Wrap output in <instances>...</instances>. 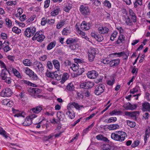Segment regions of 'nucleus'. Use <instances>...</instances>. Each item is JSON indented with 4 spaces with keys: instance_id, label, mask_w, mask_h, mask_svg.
Returning a JSON list of instances; mask_svg holds the SVG:
<instances>
[{
    "instance_id": "f257e3e1",
    "label": "nucleus",
    "mask_w": 150,
    "mask_h": 150,
    "mask_svg": "<svg viewBox=\"0 0 150 150\" xmlns=\"http://www.w3.org/2000/svg\"><path fill=\"white\" fill-rule=\"evenodd\" d=\"M126 133L124 132L118 131L112 133L111 135V138L116 141L122 142L123 141L126 136Z\"/></svg>"
},
{
    "instance_id": "f03ea898",
    "label": "nucleus",
    "mask_w": 150,
    "mask_h": 150,
    "mask_svg": "<svg viewBox=\"0 0 150 150\" xmlns=\"http://www.w3.org/2000/svg\"><path fill=\"white\" fill-rule=\"evenodd\" d=\"M28 94L31 95L35 98H40L42 95H39L41 92V90L38 88H30L28 90Z\"/></svg>"
},
{
    "instance_id": "7ed1b4c3",
    "label": "nucleus",
    "mask_w": 150,
    "mask_h": 150,
    "mask_svg": "<svg viewBox=\"0 0 150 150\" xmlns=\"http://www.w3.org/2000/svg\"><path fill=\"white\" fill-rule=\"evenodd\" d=\"M36 29L35 27H30L26 28L24 32L25 36L27 37H30L34 35L36 32Z\"/></svg>"
},
{
    "instance_id": "20e7f679",
    "label": "nucleus",
    "mask_w": 150,
    "mask_h": 150,
    "mask_svg": "<svg viewBox=\"0 0 150 150\" xmlns=\"http://www.w3.org/2000/svg\"><path fill=\"white\" fill-rule=\"evenodd\" d=\"M45 38V36L43 34L42 31L37 32L32 38L33 40H37L39 42H42Z\"/></svg>"
},
{
    "instance_id": "39448f33",
    "label": "nucleus",
    "mask_w": 150,
    "mask_h": 150,
    "mask_svg": "<svg viewBox=\"0 0 150 150\" xmlns=\"http://www.w3.org/2000/svg\"><path fill=\"white\" fill-rule=\"evenodd\" d=\"M33 65L35 66V69L37 72H41L44 70V67L41 62L35 61L33 62Z\"/></svg>"
},
{
    "instance_id": "423d86ee",
    "label": "nucleus",
    "mask_w": 150,
    "mask_h": 150,
    "mask_svg": "<svg viewBox=\"0 0 150 150\" xmlns=\"http://www.w3.org/2000/svg\"><path fill=\"white\" fill-rule=\"evenodd\" d=\"M79 10L82 14L84 16L89 15L90 13L88 7L85 5H81L80 7Z\"/></svg>"
},
{
    "instance_id": "0eeeda50",
    "label": "nucleus",
    "mask_w": 150,
    "mask_h": 150,
    "mask_svg": "<svg viewBox=\"0 0 150 150\" xmlns=\"http://www.w3.org/2000/svg\"><path fill=\"white\" fill-rule=\"evenodd\" d=\"M105 86L104 85L100 84L96 86V89L95 91V94L96 95H99L103 93L105 89Z\"/></svg>"
},
{
    "instance_id": "6e6552de",
    "label": "nucleus",
    "mask_w": 150,
    "mask_h": 150,
    "mask_svg": "<svg viewBox=\"0 0 150 150\" xmlns=\"http://www.w3.org/2000/svg\"><path fill=\"white\" fill-rule=\"evenodd\" d=\"M12 94L11 90L10 88H7L3 89L1 92V95L2 97H10Z\"/></svg>"
},
{
    "instance_id": "1a4fd4ad",
    "label": "nucleus",
    "mask_w": 150,
    "mask_h": 150,
    "mask_svg": "<svg viewBox=\"0 0 150 150\" xmlns=\"http://www.w3.org/2000/svg\"><path fill=\"white\" fill-rule=\"evenodd\" d=\"M94 85L93 82L88 81L81 83L80 86L81 88L88 89L93 87Z\"/></svg>"
},
{
    "instance_id": "9d476101",
    "label": "nucleus",
    "mask_w": 150,
    "mask_h": 150,
    "mask_svg": "<svg viewBox=\"0 0 150 150\" xmlns=\"http://www.w3.org/2000/svg\"><path fill=\"white\" fill-rule=\"evenodd\" d=\"M109 29L105 26H100L98 29V32L100 34H105L108 33Z\"/></svg>"
},
{
    "instance_id": "9b49d317",
    "label": "nucleus",
    "mask_w": 150,
    "mask_h": 150,
    "mask_svg": "<svg viewBox=\"0 0 150 150\" xmlns=\"http://www.w3.org/2000/svg\"><path fill=\"white\" fill-rule=\"evenodd\" d=\"M142 110L143 111L150 112V104L148 102H144L142 103Z\"/></svg>"
},
{
    "instance_id": "f8f14e48",
    "label": "nucleus",
    "mask_w": 150,
    "mask_h": 150,
    "mask_svg": "<svg viewBox=\"0 0 150 150\" xmlns=\"http://www.w3.org/2000/svg\"><path fill=\"white\" fill-rule=\"evenodd\" d=\"M123 107L126 110H133L136 109L137 105L136 104L132 105L130 103H128L124 104Z\"/></svg>"
},
{
    "instance_id": "ddd939ff",
    "label": "nucleus",
    "mask_w": 150,
    "mask_h": 150,
    "mask_svg": "<svg viewBox=\"0 0 150 150\" xmlns=\"http://www.w3.org/2000/svg\"><path fill=\"white\" fill-rule=\"evenodd\" d=\"M88 77L91 79L96 78L98 75L97 72L95 70L89 71L87 74Z\"/></svg>"
},
{
    "instance_id": "4468645a",
    "label": "nucleus",
    "mask_w": 150,
    "mask_h": 150,
    "mask_svg": "<svg viewBox=\"0 0 150 150\" xmlns=\"http://www.w3.org/2000/svg\"><path fill=\"white\" fill-rule=\"evenodd\" d=\"M2 104L8 107H11L13 105V103L12 101L8 99H4L2 101Z\"/></svg>"
},
{
    "instance_id": "2eb2a0df",
    "label": "nucleus",
    "mask_w": 150,
    "mask_h": 150,
    "mask_svg": "<svg viewBox=\"0 0 150 150\" xmlns=\"http://www.w3.org/2000/svg\"><path fill=\"white\" fill-rule=\"evenodd\" d=\"M120 59H117L110 60V66L111 67H114L117 66L120 63Z\"/></svg>"
},
{
    "instance_id": "dca6fc26",
    "label": "nucleus",
    "mask_w": 150,
    "mask_h": 150,
    "mask_svg": "<svg viewBox=\"0 0 150 150\" xmlns=\"http://www.w3.org/2000/svg\"><path fill=\"white\" fill-rule=\"evenodd\" d=\"M66 114L71 119H74L75 117V113L72 109H69L66 111Z\"/></svg>"
},
{
    "instance_id": "f3484780",
    "label": "nucleus",
    "mask_w": 150,
    "mask_h": 150,
    "mask_svg": "<svg viewBox=\"0 0 150 150\" xmlns=\"http://www.w3.org/2000/svg\"><path fill=\"white\" fill-rule=\"evenodd\" d=\"M124 113L126 116H129L131 117H135L137 114H139L138 112L136 111L133 112L126 111Z\"/></svg>"
},
{
    "instance_id": "a211bd4d",
    "label": "nucleus",
    "mask_w": 150,
    "mask_h": 150,
    "mask_svg": "<svg viewBox=\"0 0 150 150\" xmlns=\"http://www.w3.org/2000/svg\"><path fill=\"white\" fill-rule=\"evenodd\" d=\"M96 138L98 140H101L102 141L108 143L109 140L106 137H105L103 135L100 134L96 136Z\"/></svg>"
},
{
    "instance_id": "6ab92c4d",
    "label": "nucleus",
    "mask_w": 150,
    "mask_h": 150,
    "mask_svg": "<svg viewBox=\"0 0 150 150\" xmlns=\"http://www.w3.org/2000/svg\"><path fill=\"white\" fill-rule=\"evenodd\" d=\"M42 109L41 107L40 106H37L35 108H32L31 110V112L35 113L38 114Z\"/></svg>"
},
{
    "instance_id": "aec40b11",
    "label": "nucleus",
    "mask_w": 150,
    "mask_h": 150,
    "mask_svg": "<svg viewBox=\"0 0 150 150\" xmlns=\"http://www.w3.org/2000/svg\"><path fill=\"white\" fill-rule=\"evenodd\" d=\"M7 43L8 44V42H4L2 46L4 51L5 52H7L11 50L10 47L6 44Z\"/></svg>"
},
{
    "instance_id": "412c9836",
    "label": "nucleus",
    "mask_w": 150,
    "mask_h": 150,
    "mask_svg": "<svg viewBox=\"0 0 150 150\" xmlns=\"http://www.w3.org/2000/svg\"><path fill=\"white\" fill-rule=\"evenodd\" d=\"M8 73L9 74H10L9 72V70L7 69L6 68H5L4 69L2 70L1 73V76L2 79L3 77H6L7 76V75L8 74Z\"/></svg>"
},
{
    "instance_id": "4be33fe9",
    "label": "nucleus",
    "mask_w": 150,
    "mask_h": 150,
    "mask_svg": "<svg viewBox=\"0 0 150 150\" xmlns=\"http://www.w3.org/2000/svg\"><path fill=\"white\" fill-rule=\"evenodd\" d=\"M32 123V120L29 118L28 117L26 118L24 122L23 123L24 126H29Z\"/></svg>"
},
{
    "instance_id": "5701e85b",
    "label": "nucleus",
    "mask_w": 150,
    "mask_h": 150,
    "mask_svg": "<svg viewBox=\"0 0 150 150\" xmlns=\"http://www.w3.org/2000/svg\"><path fill=\"white\" fill-rule=\"evenodd\" d=\"M53 74L55 76L56 80H59L61 79L62 74H60L59 70L55 71L53 72Z\"/></svg>"
},
{
    "instance_id": "b1692460",
    "label": "nucleus",
    "mask_w": 150,
    "mask_h": 150,
    "mask_svg": "<svg viewBox=\"0 0 150 150\" xmlns=\"http://www.w3.org/2000/svg\"><path fill=\"white\" fill-rule=\"evenodd\" d=\"M120 128V126L118 124H111L108 127V128L110 130H113Z\"/></svg>"
},
{
    "instance_id": "393cba45",
    "label": "nucleus",
    "mask_w": 150,
    "mask_h": 150,
    "mask_svg": "<svg viewBox=\"0 0 150 150\" xmlns=\"http://www.w3.org/2000/svg\"><path fill=\"white\" fill-rule=\"evenodd\" d=\"M52 62L54 67L58 70H59L60 65L59 62L58 60L56 59H54L52 61Z\"/></svg>"
},
{
    "instance_id": "a878e982",
    "label": "nucleus",
    "mask_w": 150,
    "mask_h": 150,
    "mask_svg": "<svg viewBox=\"0 0 150 150\" xmlns=\"http://www.w3.org/2000/svg\"><path fill=\"white\" fill-rule=\"evenodd\" d=\"M125 40V36L123 35H120L117 41V43L118 44L121 43H124Z\"/></svg>"
},
{
    "instance_id": "bb28decb",
    "label": "nucleus",
    "mask_w": 150,
    "mask_h": 150,
    "mask_svg": "<svg viewBox=\"0 0 150 150\" xmlns=\"http://www.w3.org/2000/svg\"><path fill=\"white\" fill-rule=\"evenodd\" d=\"M11 69L12 71L15 76L18 78L20 79H21L22 78V76L20 74V73L17 70L13 68H12Z\"/></svg>"
},
{
    "instance_id": "cd10ccee",
    "label": "nucleus",
    "mask_w": 150,
    "mask_h": 150,
    "mask_svg": "<svg viewBox=\"0 0 150 150\" xmlns=\"http://www.w3.org/2000/svg\"><path fill=\"white\" fill-rule=\"evenodd\" d=\"M88 52L95 56L96 54L98 53V50L97 48L91 47Z\"/></svg>"
},
{
    "instance_id": "c85d7f7f",
    "label": "nucleus",
    "mask_w": 150,
    "mask_h": 150,
    "mask_svg": "<svg viewBox=\"0 0 150 150\" xmlns=\"http://www.w3.org/2000/svg\"><path fill=\"white\" fill-rule=\"evenodd\" d=\"M70 68H71L72 70L74 71H76L78 70L79 68V65L78 63L76 64L72 63L71 65H70Z\"/></svg>"
},
{
    "instance_id": "c756f323",
    "label": "nucleus",
    "mask_w": 150,
    "mask_h": 150,
    "mask_svg": "<svg viewBox=\"0 0 150 150\" xmlns=\"http://www.w3.org/2000/svg\"><path fill=\"white\" fill-rule=\"evenodd\" d=\"M69 77V76L68 73H64L62 76H61L62 80L61 82L62 83H64V82Z\"/></svg>"
},
{
    "instance_id": "7c9ffc66",
    "label": "nucleus",
    "mask_w": 150,
    "mask_h": 150,
    "mask_svg": "<svg viewBox=\"0 0 150 150\" xmlns=\"http://www.w3.org/2000/svg\"><path fill=\"white\" fill-rule=\"evenodd\" d=\"M122 113V111L115 109L113 111L110 112L109 113V114L111 115H119Z\"/></svg>"
},
{
    "instance_id": "2f4dec72",
    "label": "nucleus",
    "mask_w": 150,
    "mask_h": 150,
    "mask_svg": "<svg viewBox=\"0 0 150 150\" xmlns=\"http://www.w3.org/2000/svg\"><path fill=\"white\" fill-rule=\"evenodd\" d=\"M23 63L26 66H30L31 65L32 62L28 59H26L23 61Z\"/></svg>"
},
{
    "instance_id": "473e14b6",
    "label": "nucleus",
    "mask_w": 150,
    "mask_h": 150,
    "mask_svg": "<svg viewBox=\"0 0 150 150\" xmlns=\"http://www.w3.org/2000/svg\"><path fill=\"white\" fill-rule=\"evenodd\" d=\"M56 42H51L47 46V49L48 50H50L52 49L55 46Z\"/></svg>"
},
{
    "instance_id": "72a5a7b5",
    "label": "nucleus",
    "mask_w": 150,
    "mask_h": 150,
    "mask_svg": "<svg viewBox=\"0 0 150 150\" xmlns=\"http://www.w3.org/2000/svg\"><path fill=\"white\" fill-rule=\"evenodd\" d=\"M81 29L83 30H87L89 28V27L87 26L86 23H85L83 22L81 25Z\"/></svg>"
},
{
    "instance_id": "f704fd0d",
    "label": "nucleus",
    "mask_w": 150,
    "mask_h": 150,
    "mask_svg": "<svg viewBox=\"0 0 150 150\" xmlns=\"http://www.w3.org/2000/svg\"><path fill=\"white\" fill-rule=\"evenodd\" d=\"M65 23L64 20H61L60 22H59L57 25V28L58 29H60L62 27Z\"/></svg>"
},
{
    "instance_id": "c9c22d12",
    "label": "nucleus",
    "mask_w": 150,
    "mask_h": 150,
    "mask_svg": "<svg viewBox=\"0 0 150 150\" xmlns=\"http://www.w3.org/2000/svg\"><path fill=\"white\" fill-rule=\"evenodd\" d=\"M0 134L2 135L6 138H7L8 136L6 134V132L3 129L0 127Z\"/></svg>"
},
{
    "instance_id": "e433bc0d",
    "label": "nucleus",
    "mask_w": 150,
    "mask_h": 150,
    "mask_svg": "<svg viewBox=\"0 0 150 150\" xmlns=\"http://www.w3.org/2000/svg\"><path fill=\"white\" fill-rule=\"evenodd\" d=\"M30 77L31 79L34 81H37L39 80V78L38 77L37 75L34 72L33 74L32 73L31 75L30 76Z\"/></svg>"
},
{
    "instance_id": "4c0bfd02",
    "label": "nucleus",
    "mask_w": 150,
    "mask_h": 150,
    "mask_svg": "<svg viewBox=\"0 0 150 150\" xmlns=\"http://www.w3.org/2000/svg\"><path fill=\"white\" fill-rule=\"evenodd\" d=\"M62 33V35H67L70 33V31L68 28H66L63 29Z\"/></svg>"
},
{
    "instance_id": "58836bf2",
    "label": "nucleus",
    "mask_w": 150,
    "mask_h": 150,
    "mask_svg": "<svg viewBox=\"0 0 150 150\" xmlns=\"http://www.w3.org/2000/svg\"><path fill=\"white\" fill-rule=\"evenodd\" d=\"M74 86L72 83H69L66 87V89L69 91H72L74 89Z\"/></svg>"
},
{
    "instance_id": "ea45409f",
    "label": "nucleus",
    "mask_w": 150,
    "mask_h": 150,
    "mask_svg": "<svg viewBox=\"0 0 150 150\" xmlns=\"http://www.w3.org/2000/svg\"><path fill=\"white\" fill-rule=\"evenodd\" d=\"M72 6L70 4L66 5L64 6V10L66 12H69Z\"/></svg>"
},
{
    "instance_id": "a19ab883",
    "label": "nucleus",
    "mask_w": 150,
    "mask_h": 150,
    "mask_svg": "<svg viewBox=\"0 0 150 150\" xmlns=\"http://www.w3.org/2000/svg\"><path fill=\"white\" fill-rule=\"evenodd\" d=\"M127 125L131 127H134L136 125L135 122L134 121H127Z\"/></svg>"
},
{
    "instance_id": "79ce46f5",
    "label": "nucleus",
    "mask_w": 150,
    "mask_h": 150,
    "mask_svg": "<svg viewBox=\"0 0 150 150\" xmlns=\"http://www.w3.org/2000/svg\"><path fill=\"white\" fill-rule=\"evenodd\" d=\"M2 79L5 80V82L8 84H10L11 83V79L10 77L6 76L3 77Z\"/></svg>"
},
{
    "instance_id": "37998d69",
    "label": "nucleus",
    "mask_w": 150,
    "mask_h": 150,
    "mask_svg": "<svg viewBox=\"0 0 150 150\" xmlns=\"http://www.w3.org/2000/svg\"><path fill=\"white\" fill-rule=\"evenodd\" d=\"M77 42V40L76 39H73L72 38H70L67 39L66 41V43L67 44L70 43H72L74 42Z\"/></svg>"
},
{
    "instance_id": "c03bdc74",
    "label": "nucleus",
    "mask_w": 150,
    "mask_h": 150,
    "mask_svg": "<svg viewBox=\"0 0 150 150\" xmlns=\"http://www.w3.org/2000/svg\"><path fill=\"white\" fill-rule=\"evenodd\" d=\"M25 73L27 75H28L29 76L31 75L32 73H33V71H32L31 70L29 69L28 67H26L25 68Z\"/></svg>"
},
{
    "instance_id": "a18cd8bd",
    "label": "nucleus",
    "mask_w": 150,
    "mask_h": 150,
    "mask_svg": "<svg viewBox=\"0 0 150 150\" xmlns=\"http://www.w3.org/2000/svg\"><path fill=\"white\" fill-rule=\"evenodd\" d=\"M142 0H136L134 3V7L135 8L137 7L138 5H141L142 4Z\"/></svg>"
},
{
    "instance_id": "49530a36",
    "label": "nucleus",
    "mask_w": 150,
    "mask_h": 150,
    "mask_svg": "<svg viewBox=\"0 0 150 150\" xmlns=\"http://www.w3.org/2000/svg\"><path fill=\"white\" fill-rule=\"evenodd\" d=\"M12 31L13 32L18 34L21 32V30L18 28L14 26L12 28Z\"/></svg>"
},
{
    "instance_id": "de8ad7c7",
    "label": "nucleus",
    "mask_w": 150,
    "mask_h": 150,
    "mask_svg": "<svg viewBox=\"0 0 150 150\" xmlns=\"http://www.w3.org/2000/svg\"><path fill=\"white\" fill-rule=\"evenodd\" d=\"M101 62L105 64H109L110 65V60L108 58H105L102 60Z\"/></svg>"
},
{
    "instance_id": "09e8293b",
    "label": "nucleus",
    "mask_w": 150,
    "mask_h": 150,
    "mask_svg": "<svg viewBox=\"0 0 150 150\" xmlns=\"http://www.w3.org/2000/svg\"><path fill=\"white\" fill-rule=\"evenodd\" d=\"M117 120V118L116 117H110L107 120V123H110L113 122H116Z\"/></svg>"
},
{
    "instance_id": "8fccbe9b",
    "label": "nucleus",
    "mask_w": 150,
    "mask_h": 150,
    "mask_svg": "<svg viewBox=\"0 0 150 150\" xmlns=\"http://www.w3.org/2000/svg\"><path fill=\"white\" fill-rule=\"evenodd\" d=\"M59 12V9L56 8L54 10L51 12V14L52 16H55L58 14Z\"/></svg>"
},
{
    "instance_id": "3c124183",
    "label": "nucleus",
    "mask_w": 150,
    "mask_h": 150,
    "mask_svg": "<svg viewBox=\"0 0 150 150\" xmlns=\"http://www.w3.org/2000/svg\"><path fill=\"white\" fill-rule=\"evenodd\" d=\"M54 136L53 134H51L48 136H45L43 137L44 140L46 141H48L51 138L53 137Z\"/></svg>"
},
{
    "instance_id": "603ef678",
    "label": "nucleus",
    "mask_w": 150,
    "mask_h": 150,
    "mask_svg": "<svg viewBox=\"0 0 150 150\" xmlns=\"http://www.w3.org/2000/svg\"><path fill=\"white\" fill-rule=\"evenodd\" d=\"M53 72H49L48 71H47L46 73V75L48 77H50L51 78H54V76Z\"/></svg>"
},
{
    "instance_id": "864d4df0",
    "label": "nucleus",
    "mask_w": 150,
    "mask_h": 150,
    "mask_svg": "<svg viewBox=\"0 0 150 150\" xmlns=\"http://www.w3.org/2000/svg\"><path fill=\"white\" fill-rule=\"evenodd\" d=\"M96 40L98 42H100L103 40V37L102 35H97Z\"/></svg>"
},
{
    "instance_id": "5fc2aeb1",
    "label": "nucleus",
    "mask_w": 150,
    "mask_h": 150,
    "mask_svg": "<svg viewBox=\"0 0 150 150\" xmlns=\"http://www.w3.org/2000/svg\"><path fill=\"white\" fill-rule=\"evenodd\" d=\"M85 71V69L83 68H79L78 70H77V72L76 73V74L77 75H80L81 74Z\"/></svg>"
},
{
    "instance_id": "6e6d98bb",
    "label": "nucleus",
    "mask_w": 150,
    "mask_h": 150,
    "mask_svg": "<svg viewBox=\"0 0 150 150\" xmlns=\"http://www.w3.org/2000/svg\"><path fill=\"white\" fill-rule=\"evenodd\" d=\"M145 134L150 136V127L149 126H147L145 132Z\"/></svg>"
},
{
    "instance_id": "4d7b16f0",
    "label": "nucleus",
    "mask_w": 150,
    "mask_h": 150,
    "mask_svg": "<svg viewBox=\"0 0 150 150\" xmlns=\"http://www.w3.org/2000/svg\"><path fill=\"white\" fill-rule=\"evenodd\" d=\"M95 55L93 54H90L89 53H88V59L89 60V61L90 62L92 61L95 58Z\"/></svg>"
},
{
    "instance_id": "13d9d810",
    "label": "nucleus",
    "mask_w": 150,
    "mask_h": 150,
    "mask_svg": "<svg viewBox=\"0 0 150 150\" xmlns=\"http://www.w3.org/2000/svg\"><path fill=\"white\" fill-rule=\"evenodd\" d=\"M117 32L116 31H115L112 34L110 37V40L112 41H113L114 40V39L116 37L117 35Z\"/></svg>"
},
{
    "instance_id": "bf43d9fd",
    "label": "nucleus",
    "mask_w": 150,
    "mask_h": 150,
    "mask_svg": "<svg viewBox=\"0 0 150 150\" xmlns=\"http://www.w3.org/2000/svg\"><path fill=\"white\" fill-rule=\"evenodd\" d=\"M125 54V52H120L115 53L113 54H112V55H115L117 56L118 57H120L121 56H123L124 54Z\"/></svg>"
},
{
    "instance_id": "052dcab7",
    "label": "nucleus",
    "mask_w": 150,
    "mask_h": 150,
    "mask_svg": "<svg viewBox=\"0 0 150 150\" xmlns=\"http://www.w3.org/2000/svg\"><path fill=\"white\" fill-rule=\"evenodd\" d=\"M50 0H46L44 2V7L45 8H47L49 6Z\"/></svg>"
},
{
    "instance_id": "680f3d73",
    "label": "nucleus",
    "mask_w": 150,
    "mask_h": 150,
    "mask_svg": "<svg viewBox=\"0 0 150 150\" xmlns=\"http://www.w3.org/2000/svg\"><path fill=\"white\" fill-rule=\"evenodd\" d=\"M132 19H125V21L127 25H131L132 24Z\"/></svg>"
},
{
    "instance_id": "e2e57ef3",
    "label": "nucleus",
    "mask_w": 150,
    "mask_h": 150,
    "mask_svg": "<svg viewBox=\"0 0 150 150\" xmlns=\"http://www.w3.org/2000/svg\"><path fill=\"white\" fill-rule=\"evenodd\" d=\"M139 144V141L138 140L135 141H134V143H132L131 146L132 147L134 148L138 146Z\"/></svg>"
},
{
    "instance_id": "0e129e2a",
    "label": "nucleus",
    "mask_w": 150,
    "mask_h": 150,
    "mask_svg": "<svg viewBox=\"0 0 150 150\" xmlns=\"http://www.w3.org/2000/svg\"><path fill=\"white\" fill-rule=\"evenodd\" d=\"M115 81V79H112L111 80H108L107 81V84L110 86H112L114 82Z\"/></svg>"
},
{
    "instance_id": "69168bd1",
    "label": "nucleus",
    "mask_w": 150,
    "mask_h": 150,
    "mask_svg": "<svg viewBox=\"0 0 150 150\" xmlns=\"http://www.w3.org/2000/svg\"><path fill=\"white\" fill-rule=\"evenodd\" d=\"M104 4L105 6H106L108 8H110L111 7V4L108 1H105L104 2Z\"/></svg>"
},
{
    "instance_id": "338daca9",
    "label": "nucleus",
    "mask_w": 150,
    "mask_h": 150,
    "mask_svg": "<svg viewBox=\"0 0 150 150\" xmlns=\"http://www.w3.org/2000/svg\"><path fill=\"white\" fill-rule=\"evenodd\" d=\"M6 24L8 27H10L12 25L11 21L10 19H6Z\"/></svg>"
},
{
    "instance_id": "774afa93",
    "label": "nucleus",
    "mask_w": 150,
    "mask_h": 150,
    "mask_svg": "<svg viewBox=\"0 0 150 150\" xmlns=\"http://www.w3.org/2000/svg\"><path fill=\"white\" fill-rule=\"evenodd\" d=\"M130 16L131 18L132 19H136V16L135 14L132 11L130 12Z\"/></svg>"
}]
</instances>
